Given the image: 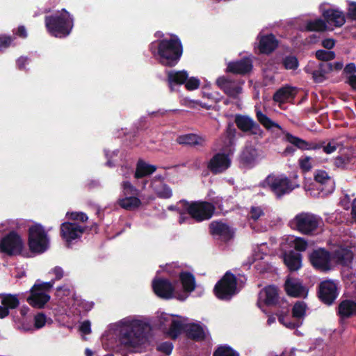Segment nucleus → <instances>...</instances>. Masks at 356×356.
<instances>
[{"label": "nucleus", "instance_id": "f257e3e1", "mask_svg": "<svg viewBox=\"0 0 356 356\" xmlns=\"http://www.w3.org/2000/svg\"><path fill=\"white\" fill-rule=\"evenodd\" d=\"M147 323L140 316H127L109 325L102 336V341H108L113 335L118 337L120 343L127 350L140 353L147 343L146 330Z\"/></svg>", "mask_w": 356, "mask_h": 356}, {"label": "nucleus", "instance_id": "f03ea898", "mask_svg": "<svg viewBox=\"0 0 356 356\" xmlns=\"http://www.w3.org/2000/svg\"><path fill=\"white\" fill-rule=\"evenodd\" d=\"M353 259V254L350 249L341 245L337 247L332 254L323 248L315 250L309 254V260L313 267L323 272L331 270L335 264L348 266Z\"/></svg>", "mask_w": 356, "mask_h": 356}, {"label": "nucleus", "instance_id": "7ed1b4c3", "mask_svg": "<svg viewBox=\"0 0 356 356\" xmlns=\"http://www.w3.org/2000/svg\"><path fill=\"white\" fill-rule=\"evenodd\" d=\"M168 209L177 211L179 215L178 222L182 225L191 224L193 220L202 222L210 219L214 213L215 207L207 202L181 200L175 206L169 207Z\"/></svg>", "mask_w": 356, "mask_h": 356}, {"label": "nucleus", "instance_id": "20e7f679", "mask_svg": "<svg viewBox=\"0 0 356 356\" xmlns=\"http://www.w3.org/2000/svg\"><path fill=\"white\" fill-rule=\"evenodd\" d=\"M150 50L154 55H158L163 65L168 66L175 65L182 54V46L177 36L152 42Z\"/></svg>", "mask_w": 356, "mask_h": 356}, {"label": "nucleus", "instance_id": "39448f33", "mask_svg": "<svg viewBox=\"0 0 356 356\" xmlns=\"http://www.w3.org/2000/svg\"><path fill=\"white\" fill-rule=\"evenodd\" d=\"M45 26L47 31L56 38H65L70 35L74 26L73 16L65 9L46 16Z\"/></svg>", "mask_w": 356, "mask_h": 356}, {"label": "nucleus", "instance_id": "423d86ee", "mask_svg": "<svg viewBox=\"0 0 356 356\" xmlns=\"http://www.w3.org/2000/svg\"><path fill=\"white\" fill-rule=\"evenodd\" d=\"M186 318L159 312L154 323L172 338L177 337L183 331Z\"/></svg>", "mask_w": 356, "mask_h": 356}, {"label": "nucleus", "instance_id": "0eeeda50", "mask_svg": "<svg viewBox=\"0 0 356 356\" xmlns=\"http://www.w3.org/2000/svg\"><path fill=\"white\" fill-rule=\"evenodd\" d=\"M69 219L73 220L72 222H64L61 225L60 232L63 239L67 243L79 238L84 232L85 227L79 222H86L88 216L83 212L67 213Z\"/></svg>", "mask_w": 356, "mask_h": 356}, {"label": "nucleus", "instance_id": "6e6552de", "mask_svg": "<svg viewBox=\"0 0 356 356\" xmlns=\"http://www.w3.org/2000/svg\"><path fill=\"white\" fill-rule=\"evenodd\" d=\"M28 245L32 252L41 254L49 247V238L47 232L38 223L29 227Z\"/></svg>", "mask_w": 356, "mask_h": 356}, {"label": "nucleus", "instance_id": "1a4fd4ad", "mask_svg": "<svg viewBox=\"0 0 356 356\" xmlns=\"http://www.w3.org/2000/svg\"><path fill=\"white\" fill-rule=\"evenodd\" d=\"M260 186L263 188H269L277 197L289 193L298 186L293 184L286 176L284 175H269L264 179Z\"/></svg>", "mask_w": 356, "mask_h": 356}, {"label": "nucleus", "instance_id": "9d476101", "mask_svg": "<svg viewBox=\"0 0 356 356\" xmlns=\"http://www.w3.org/2000/svg\"><path fill=\"white\" fill-rule=\"evenodd\" d=\"M321 224L322 220L319 216L308 212L297 214L291 221V227L304 234H312Z\"/></svg>", "mask_w": 356, "mask_h": 356}, {"label": "nucleus", "instance_id": "9b49d317", "mask_svg": "<svg viewBox=\"0 0 356 356\" xmlns=\"http://www.w3.org/2000/svg\"><path fill=\"white\" fill-rule=\"evenodd\" d=\"M170 266L167 267L168 272L171 274H179V282H175L177 299L179 300H185L189 294L195 289V279L193 274L189 272L180 271L179 269L176 271L170 270Z\"/></svg>", "mask_w": 356, "mask_h": 356}, {"label": "nucleus", "instance_id": "f8f14e48", "mask_svg": "<svg viewBox=\"0 0 356 356\" xmlns=\"http://www.w3.org/2000/svg\"><path fill=\"white\" fill-rule=\"evenodd\" d=\"M54 284V280L47 282L38 281L31 289V296L27 298L28 302L34 307H43L50 300L49 293Z\"/></svg>", "mask_w": 356, "mask_h": 356}, {"label": "nucleus", "instance_id": "ddd939ff", "mask_svg": "<svg viewBox=\"0 0 356 356\" xmlns=\"http://www.w3.org/2000/svg\"><path fill=\"white\" fill-rule=\"evenodd\" d=\"M314 179L316 185L314 188L307 190L308 194L312 197H325L334 191V181L328 173L323 170L315 172Z\"/></svg>", "mask_w": 356, "mask_h": 356}, {"label": "nucleus", "instance_id": "4468645a", "mask_svg": "<svg viewBox=\"0 0 356 356\" xmlns=\"http://www.w3.org/2000/svg\"><path fill=\"white\" fill-rule=\"evenodd\" d=\"M121 187L123 196L118 200V204L129 211L139 208L142 205V201L138 197V190L129 181H123Z\"/></svg>", "mask_w": 356, "mask_h": 356}, {"label": "nucleus", "instance_id": "2eb2a0df", "mask_svg": "<svg viewBox=\"0 0 356 356\" xmlns=\"http://www.w3.org/2000/svg\"><path fill=\"white\" fill-rule=\"evenodd\" d=\"M24 247L23 238L15 232H10L0 241V251L8 255L20 254Z\"/></svg>", "mask_w": 356, "mask_h": 356}, {"label": "nucleus", "instance_id": "dca6fc26", "mask_svg": "<svg viewBox=\"0 0 356 356\" xmlns=\"http://www.w3.org/2000/svg\"><path fill=\"white\" fill-rule=\"evenodd\" d=\"M214 291L216 296L220 299H230L237 293L236 281L234 275L227 273L216 284Z\"/></svg>", "mask_w": 356, "mask_h": 356}, {"label": "nucleus", "instance_id": "f3484780", "mask_svg": "<svg viewBox=\"0 0 356 356\" xmlns=\"http://www.w3.org/2000/svg\"><path fill=\"white\" fill-rule=\"evenodd\" d=\"M216 83L219 88L232 98H238L243 92V81L232 80L222 76L218 77Z\"/></svg>", "mask_w": 356, "mask_h": 356}, {"label": "nucleus", "instance_id": "a211bd4d", "mask_svg": "<svg viewBox=\"0 0 356 356\" xmlns=\"http://www.w3.org/2000/svg\"><path fill=\"white\" fill-rule=\"evenodd\" d=\"M152 288L156 296L161 298L177 299L176 286L167 280L154 279L152 282Z\"/></svg>", "mask_w": 356, "mask_h": 356}, {"label": "nucleus", "instance_id": "6ab92c4d", "mask_svg": "<svg viewBox=\"0 0 356 356\" xmlns=\"http://www.w3.org/2000/svg\"><path fill=\"white\" fill-rule=\"evenodd\" d=\"M232 151L229 149L227 153H218L210 160L208 168L213 173H220L228 169L231 165L230 154Z\"/></svg>", "mask_w": 356, "mask_h": 356}, {"label": "nucleus", "instance_id": "aec40b11", "mask_svg": "<svg viewBox=\"0 0 356 356\" xmlns=\"http://www.w3.org/2000/svg\"><path fill=\"white\" fill-rule=\"evenodd\" d=\"M319 297L327 305H331L337 297V288L335 282L325 280L319 286Z\"/></svg>", "mask_w": 356, "mask_h": 356}, {"label": "nucleus", "instance_id": "412c9836", "mask_svg": "<svg viewBox=\"0 0 356 356\" xmlns=\"http://www.w3.org/2000/svg\"><path fill=\"white\" fill-rule=\"evenodd\" d=\"M277 300L278 293L277 288L273 286H268L260 291L257 305L262 309L263 305H274L277 302Z\"/></svg>", "mask_w": 356, "mask_h": 356}, {"label": "nucleus", "instance_id": "4be33fe9", "mask_svg": "<svg viewBox=\"0 0 356 356\" xmlns=\"http://www.w3.org/2000/svg\"><path fill=\"white\" fill-rule=\"evenodd\" d=\"M324 6V4L321 5L320 9L322 15L326 19L327 22L335 26H341L344 24L346 22L345 16L341 11L333 8L325 9Z\"/></svg>", "mask_w": 356, "mask_h": 356}, {"label": "nucleus", "instance_id": "5701e85b", "mask_svg": "<svg viewBox=\"0 0 356 356\" xmlns=\"http://www.w3.org/2000/svg\"><path fill=\"white\" fill-rule=\"evenodd\" d=\"M187 335L194 339L200 340L203 339L207 333V328L200 323L189 322L186 318V321L184 325V329Z\"/></svg>", "mask_w": 356, "mask_h": 356}, {"label": "nucleus", "instance_id": "b1692460", "mask_svg": "<svg viewBox=\"0 0 356 356\" xmlns=\"http://www.w3.org/2000/svg\"><path fill=\"white\" fill-rule=\"evenodd\" d=\"M285 290L287 294L296 298H305L307 290L296 279L289 278L285 283Z\"/></svg>", "mask_w": 356, "mask_h": 356}, {"label": "nucleus", "instance_id": "393cba45", "mask_svg": "<svg viewBox=\"0 0 356 356\" xmlns=\"http://www.w3.org/2000/svg\"><path fill=\"white\" fill-rule=\"evenodd\" d=\"M210 231L213 236H218L223 241H227L233 236L232 229L225 223L213 221L210 224Z\"/></svg>", "mask_w": 356, "mask_h": 356}, {"label": "nucleus", "instance_id": "a878e982", "mask_svg": "<svg viewBox=\"0 0 356 356\" xmlns=\"http://www.w3.org/2000/svg\"><path fill=\"white\" fill-rule=\"evenodd\" d=\"M268 252L269 250L266 243H261L257 246L254 250L252 261L250 264L254 265L255 269L259 272H262L265 269L266 265L261 260Z\"/></svg>", "mask_w": 356, "mask_h": 356}, {"label": "nucleus", "instance_id": "bb28decb", "mask_svg": "<svg viewBox=\"0 0 356 356\" xmlns=\"http://www.w3.org/2000/svg\"><path fill=\"white\" fill-rule=\"evenodd\" d=\"M236 124L238 129L243 131H250L253 134L261 133L259 126L248 116L238 115L236 117Z\"/></svg>", "mask_w": 356, "mask_h": 356}, {"label": "nucleus", "instance_id": "cd10ccee", "mask_svg": "<svg viewBox=\"0 0 356 356\" xmlns=\"http://www.w3.org/2000/svg\"><path fill=\"white\" fill-rule=\"evenodd\" d=\"M252 63L250 58H245L236 62H230L227 65V71L234 74H245L251 71Z\"/></svg>", "mask_w": 356, "mask_h": 356}, {"label": "nucleus", "instance_id": "c85d7f7f", "mask_svg": "<svg viewBox=\"0 0 356 356\" xmlns=\"http://www.w3.org/2000/svg\"><path fill=\"white\" fill-rule=\"evenodd\" d=\"M258 49L261 53L268 54L273 51L277 46V40L272 34L266 35L260 33L258 36Z\"/></svg>", "mask_w": 356, "mask_h": 356}, {"label": "nucleus", "instance_id": "c756f323", "mask_svg": "<svg viewBox=\"0 0 356 356\" xmlns=\"http://www.w3.org/2000/svg\"><path fill=\"white\" fill-rule=\"evenodd\" d=\"M261 159V154L254 147H245L241 154V162L246 165H252Z\"/></svg>", "mask_w": 356, "mask_h": 356}, {"label": "nucleus", "instance_id": "7c9ffc66", "mask_svg": "<svg viewBox=\"0 0 356 356\" xmlns=\"http://www.w3.org/2000/svg\"><path fill=\"white\" fill-rule=\"evenodd\" d=\"M284 262L290 270H297L301 266V255L290 251L284 254Z\"/></svg>", "mask_w": 356, "mask_h": 356}, {"label": "nucleus", "instance_id": "2f4dec72", "mask_svg": "<svg viewBox=\"0 0 356 356\" xmlns=\"http://www.w3.org/2000/svg\"><path fill=\"white\" fill-rule=\"evenodd\" d=\"M34 325L33 327L31 325H28L24 323H22L21 325V329L24 331H32L34 329L38 330L43 327L46 324L51 323V320L49 318H47L46 315L42 313L37 314L33 318Z\"/></svg>", "mask_w": 356, "mask_h": 356}, {"label": "nucleus", "instance_id": "473e14b6", "mask_svg": "<svg viewBox=\"0 0 356 356\" xmlns=\"http://www.w3.org/2000/svg\"><path fill=\"white\" fill-rule=\"evenodd\" d=\"M311 65L309 63L307 66L306 71L312 74L313 79L316 82H322L325 79V75L332 70V63H323L319 65L318 70H317V71L321 72V75H318V72H310Z\"/></svg>", "mask_w": 356, "mask_h": 356}, {"label": "nucleus", "instance_id": "72a5a7b5", "mask_svg": "<svg viewBox=\"0 0 356 356\" xmlns=\"http://www.w3.org/2000/svg\"><path fill=\"white\" fill-rule=\"evenodd\" d=\"M296 92V88L290 86L283 87L274 95V100L279 103H283L293 98Z\"/></svg>", "mask_w": 356, "mask_h": 356}, {"label": "nucleus", "instance_id": "f704fd0d", "mask_svg": "<svg viewBox=\"0 0 356 356\" xmlns=\"http://www.w3.org/2000/svg\"><path fill=\"white\" fill-rule=\"evenodd\" d=\"M156 167L147 163L143 161H138L136 165L134 177L139 179L152 174L156 170Z\"/></svg>", "mask_w": 356, "mask_h": 356}, {"label": "nucleus", "instance_id": "c9c22d12", "mask_svg": "<svg viewBox=\"0 0 356 356\" xmlns=\"http://www.w3.org/2000/svg\"><path fill=\"white\" fill-rule=\"evenodd\" d=\"M151 187L156 195L161 198H169L172 196V190L161 180L154 181Z\"/></svg>", "mask_w": 356, "mask_h": 356}, {"label": "nucleus", "instance_id": "e433bc0d", "mask_svg": "<svg viewBox=\"0 0 356 356\" xmlns=\"http://www.w3.org/2000/svg\"><path fill=\"white\" fill-rule=\"evenodd\" d=\"M177 141L178 143L182 145H202L204 143L205 139L200 136L188 134L179 136Z\"/></svg>", "mask_w": 356, "mask_h": 356}, {"label": "nucleus", "instance_id": "4c0bfd02", "mask_svg": "<svg viewBox=\"0 0 356 356\" xmlns=\"http://www.w3.org/2000/svg\"><path fill=\"white\" fill-rule=\"evenodd\" d=\"M339 314L341 317H350L356 315V302L345 300L339 306Z\"/></svg>", "mask_w": 356, "mask_h": 356}, {"label": "nucleus", "instance_id": "58836bf2", "mask_svg": "<svg viewBox=\"0 0 356 356\" xmlns=\"http://www.w3.org/2000/svg\"><path fill=\"white\" fill-rule=\"evenodd\" d=\"M188 76V73L184 70L169 72L168 74V78L170 86L172 88L173 84L185 83Z\"/></svg>", "mask_w": 356, "mask_h": 356}, {"label": "nucleus", "instance_id": "ea45409f", "mask_svg": "<svg viewBox=\"0 0 356 356\" xmlns=\"http://www.w3.org/2000/svg\"><path fill=\"white\" fill-rule=\"evenodd\" d=\"M301 29L307 31H324L327 29V24L323 19H316L307 21Z\"/></svg>", "mask_w": 356, "mask_h": 356}, {"label": "nucleus", "instance_id": "a19ab883", "mask_svg": "<svg viewBox=\"0 0 356 356\" xmlns=\"http://www.w3.org/2000/svg\"><path fill=\"white\" fill-rule=\"evenodd\" d=\"M286 243L298 251H304L307 247V242L302 238L289 236L286 238Z\"/></svg>", "mask_w": 356, "mask_h": 356}, {"label": "nucleus", "instance_id": "79ce46f5", "mask_svg": "<svg viewBox=\"0 0 356 356\" xmlns=\"http://www.w3.org/2000/svg\"><path fill=\"white\" fill-rule=\"evenodd\" d=\"M257 118L259 122L267 129L273 130L277 129L281 130V127L264 114L261 111H257Z\"/></svg>", "mask_w": 356, "mask_h": 356}, {"label": "nucleus", "instance_id": "37998d69", "mask_svg": "<svg viewBox=\"0 0 356 356\" xmlns=\"http://www.w3.org/2000/svg\"><path fill=\"white\" fill-rule=\"evenodd\" d=\"M307 306L303 301L296 302L292 309L293 318L296 319V321H300L302 322V319L305 316Z\"/></svg>", "mask_w": 356, "mask_h": 356}, {"label": "nucleus", "instance_id": "c03bdc74", "mask_svg": "<svg viewBox=\"0 0 356 356\" xmlns=\"http://www.w3.org/2000/svg\"><path fill=\"white\" fill-rule=\"evenodd\" d=\"M56 296L60 299H63L65 302L70 305L73 303V300L75 298V295L72 289H70L67 286H60L56 290Z\"/></svg>", "mask_w": 356, "mask_h": 356}, {"label": "nucleus", "instance_id": "a18cd8bd", "mask_svg": "<svg viewBox=\"0 0 356 356\" xmlns=\"http://www.w3.org/2000/svg\"><path fill=\"white\" fill-rule=\"evenodd\" d=\"M1 304L9 309H15L19 305V300L17 295H1Z\"/></svg>", "mask_w": 356, "mask_h": 356}, {"label": "nucleus", "instance_id": "49530a36", "mask_svg": "<svg viewBox=\"0 0 356 356\" xmlns=\"http://www.w3.org/2000/svg\"><path fill=\"white\" fill-rule=\"evenodd\" d=\"M278 320L280 323H282L284 326L289 329H293L296 327L300 326L302 324V322L300 321H296V319L293 318V320L290 319V316L288 314H284L283 313H280L277 314Z\"/></svg>", "mask_w": 356, "mask_h": 356}, {"label": "nucleus", "instance_id": "de8ad7c7", "mask_svg": "<svg viewBox=\"0 0 356 356\" xmlns=\"http://www.w3.org/2000/svg\"><path fill=\"white\" fill-rule=\"evenodd\" d=\"M287 141L296 145L297 147L302 149H311L315 148L312 144L308 143L304 140L293 136L289 134L286 135Z\"/></svg>", "mask_w": 356, "mask_h": 356}, {"label": "nucleus", "instance_id": "09e8293b", "mask_svg": "<svg viewBox=\"0 0 356 356\" xmlns=\"http://www.w3.org/2000/svg\"><path fill=\"white\" fill-rule=\"evenodd\" d=\"M355 161L356 159L355 157L341 155L334 159V164L339 168H351Z\"/></svg>", "mask_w": 356, "mask_h": 356}, {"label": "nucleus", "instance_id": "8fccbe9b", "mask_svg": "<svg viewBox=\"0 0 356 356\" xmlns=\"http://www.w3.org/2000/svg\"><path fill=\"white\" fill-rule=\"evenodd\" d=\"M72 307H75L79 312H82L90 310L92 304L76 296L73 300Z\"/></svg>", "mask_w": 356, "mask_h": 356}, {"label": "nucleus", "instance_id": "3c124183", "mask_svg": "<svg viewBox=\"0 0 356 356\" xmlns=\"http://www.w3.org/2000/svg\"><path fill=\"white\" fill-rule=\"evenodd\" d=\"M213 356H238V354L228 346H220Z\"/></svg>", "mask_w": 356, "mask_h": 356}, {"label": "nucleus", "instance_id": "603ef678", "mask_svg": "<svg viewBox=\"0 0 356 356\" xmlns=\"http://www.w3.org/2000/svg\"><path fill=\"white\" fill-rule=\"evenodd\" d=\"M264 216V212L261 207H252L249 213V218L253 221L259 220Z\"/></svg>", "mask_w": 356, "mask_h": 356}, {"label": "nucleus", "instance_id": "864d4df0", "mask_svg": "<svg viewBox=\"0 0 356 356\" xmlns=\"http://www.w3.org/2000/svg\"><path fill=\"white\" fill-rule=\"evenodd\" d=\"M283 64L286 70H296L298 67V61L295 56H287L283 60Z\"/></svg>", "mask_w": 356, "mask_h": 356}, {"label": "nucleus", "instance_id": "5fc2aeb1", "mask_svg": "<svg viewBox=\"0 0 356 356\" xmlns=\"http://www.w3.org/2000/svg\"><path fill=\"white\" fill-rule=\"evenodd\" d=\"M316 56L321 60H331L334 58L335 54L332 51L318 50L316 52Z\"/></svg>", "mask_w": 356, "mask_h": 356}, {"label": "nucleus", "instance_id": "6e6d98bb", "mask_svg": "<svg viewBox=\"0 0 356 356\" xmlns=\"http://www.w3.org/2000/svg\"><path fill=\"white\" fill-rule=\"evenodd\" d=\"M79 330L82 336L90 334L92 332L90 321L86 320L81 322L79 326ZM83 339L86 340V338L84 337H83Z\"/></svg>", "mask_w": 356, "mask_h": 356}, {"label": "nucleus", "instance_id": "4d7b16f0", "mask_svg": "<svg viewBox=\"0 0 356 356\" xmlns=\"http://www.w3.org/2000/svg\"><path fill=\"white\" fill-rule=\"evenodd\" d=\"M200 85V81L196 77L187 78L185 82L186 88L188 90H194L199 88Z\"/></svg>", "mask_w": 356, "mask_h": 356}, {"label": "nucleus", "instance_id": "13d9d810", "mask_svg": "<svg viewBox=\"0 0 356 356\" xmlns=\"http://www.w3.org/2000/svg\"><path fill=\"white\" fill-rule=\"evenodd\" d=\"M299 164L302 170L309 171L312 168V158L309 156H302L299 159Z\"/></svg>", "mask_w": 356, "mask_h": 356}, {"label": "nucleus", "instance_id": "bf43d9fd", "mask_svg": "<svg viewBox=\"0 0 356 356\" xmlns=\"http://www.w3.org/2000/svg\"><path fill=\"white\" fill-rule=\"evenodd\" d=\"M13 40L10 37L6 35H0V50H3L8 47L12 42Z\"/></svg>", "mask_w": 356, "mask_h": 356}, {"label": "nucleus", "instance_id": "052dcab7", "mask_svg": "<svg viewBox=\"0 0 356 356\" xmlns=\"http://www.w3.org/2000/svg\"><path fill=\"white\" fill-rule=\"evenodd\" d=\"M158 350L159 351L163 352L164 353L169 355L172 352V345L170 342H164L161 343L158 346Z\"/></svg>", "mask_w": 356, "mask_h": 356}, {"label": "nucleus", "instance_id": "680f3d73", "mask_svg": "<svg viewBox=\"0 0 356 356\" xmlns=\"http://www.w3.org/2000/svg\"><path fill=\"white\" fill-rule=\"evenodd\" d=\"M52 273L55 276V280H60L64 275V271L62 268L56 266L51 269L49 272Z\"/></svg>", "mask_w": 356, "mask_h": 356}, {"label": "nucleus", "instance_id": "e2e57ef3", "mask_svg": "<svg viewBox=\"0 0 356 356\" xmlns=\"http://www.w3.org/2000/svg\"><path fill=\"white\" fill-rule=\"evenodd\" d=\"M348 14L351 18L356 19V2H349Z\"/></svg>", "mask_w": 356, "mask_h": 356}, {"label": "nucleus", "instance_id": "0e129e2a", "mask_svg": "<svg viewBox=\"0 0 356 356\" xmlns=\"http://www.w3.org/2000/svg\"><path fill=\"white\" fill-rule=\"evenodd\" d=\"M335 44V41L332 38H327L322 41V45L327 49H331L334 47Z\"/></svg>", "mask_w": 356, "mask_h": 356}, {"label": "nucleus", "instance_id": "69168bd1", "mask_svg": "<svg viewBox=\"0 0 356 356\" xmlns=\"http://www.w3.org/2000/svg\"><path fill=\"white\" fill-rule=\"evenodd\" d=\"M29 63V60L26 57H20L17 60V65L19 69H24L25 65Z\"/></svg>", "mask_w": 356, "mask_h": 356}, {"label": "nucleus", "instance_id": "338daca9", "mask_svg": "<svg viewBox=\"0 0 356 356\" xmlns=\"http://www.w3.org/2000/svg\"><path fill=\"white\" fill-rule=\"evenodd\" d=\"M323 149L324 152H325L326 154H331L336 151L337 147L334 144L330 143L325 146H324Z\"/></svg>", "mask_w": 356, "mask_h": 356}, {"label": "nucleus", "instance_id": "774afa93", "mask_svg": "<svg viewBox=\"0 0 356 356\" xmlns=\"http://www.w3.org/2000/svg\"><path fill=\"white\" fill-rule=\"evenodd\" d=\"M348 83L353 89L356 90V75H350L348 78Z\"/></svg>", "mask_w": 356, "mask_h": 356}]
</instances>
